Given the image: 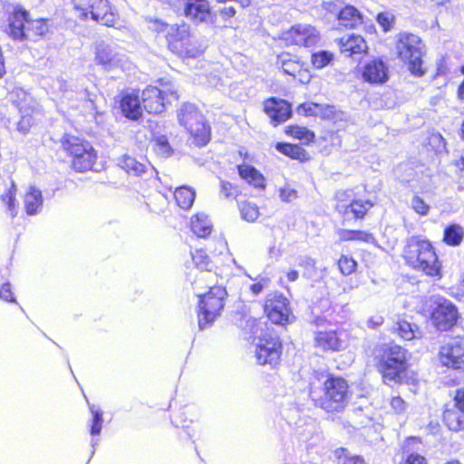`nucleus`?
<instances>
[{"instance_id":"1","label":"nucleus","mask_w":464,"mask_h":464,"mask_svg":"<svg viewBox=\"0 0 464 464\" xmlns=\"http://www.w3.org/2000/svg\"><path fill=\"white\" fill-rule=\"evenodd\" d=\"M309 396L317 408L328 413L342 412L349 401L347 381L327 371H314Z\"/></svg>"},{"instance_id":"2","label":"nucleus","mask_w":464,"mask_h":464,"mask_svg":"<svg viewBox=\"0 0 464 464\" xmlns=\"http://www.w3.org/2000/svg\"><path fill=\"white\" fill-rule=\"evenodd\" d=\"M403 258L410 266L426 275H440L441 265L432 243L422 236H411L406 239Z\"/></svg>"},{"instance_id":"3","label":"nucleus","mask_w":464,"mask_h":464,"mask_svg":"<svg viewBox=\"0 0 464 464\" xmlns=\"http://www.w3.org/2000/svg\"><path fill=\"white\" fill-rule=\"evenodd\" d=\"M377 368L384 382L401 383L408 369L407 350L395 343H382L375 349Z\"/></svg>"},{"instance_id":"4","label":"nucleus","mask_w":464,"mask_h":464,"mask_svg":"<svg viewBox=\"0 0 464 464\" xmlns=\"http://www.w3.org/2000/svg\"><path fill=\"white\" fill-rule=\"evenodd\" d=\"M423 48L424 44L416 34L401 32L396 36L398 57L408 64L410 72L416 77L425 74V69L422 67Z\"/></svg>"},{"instance_id":"5","label":"nucleus","mask_w":464,"mask_h":464,"mask_svg":"<svg viewBox=\"0 0 464 464\" xmlns=\"http://www.w3.org/2000/svg\"><path fill=\"white\" fill-rule=\"evenodd\" d=\"M179 123L193 137L198 147L206 146L211 138V128L198 107L184 102L177 111Z\"/></svg>"},{"instance_id":"6","label":"nucleus","mask_w":464,"mask_h":464,"mask_svg":"<svg viewBox=\"0 0 464 464\" xmlns=\"http://www.w3.org/2000/svg\"><path fill=\"white\" fill-rule=\"evenodd\" d=\"M227 296V290L221 285L212 286L208 293L199 295L198 324L200 331L212 326L216 319L221 314Z\"/></svg>"},{"instance_id":"7","label":"nucleus","mask_w":464,"mask_h":464,"mask_svg":"<svg viewBox=\"0 0 464 464\" xmlns=\"http://www.w3.org/2000/svg\"><path fill=\"white\" fill-rule=\"evenodd\" d=\"M62 147L72 160V167L77 172L91 169L96 160L97 154L92 145L79 137L65 133L61 139Z\"/></svg>"},{"instance_id":"8","label":"nucleus","mask_w":464,"mask_h":464,"mask_svg":"<svg viewBox=\"0 0 464 464\" xmlns=\"http://www.w3.org/2000/svg\"><path fill=\"white\" fill-rule=\"evenodd\" d=\"M428 309L431 324L440 332L453 328L460 316L458 307L441 295L430 296Z\"/></svg>"},{"instance_id":"9","label":"nucleus","mask_w":464,"mask_h":464,"mask_svg":"<svg viewBox=\"0 0 464 464\" xmlns=\"http://www.w3.org/2000/svg\"><path fill=\"white\" fill-rule=\"evenodd\" d=\"M160 86L148 85L141 92L144 111L150 114H160L166 110L167 103L179 100V94L172 84L159 81Z\"/></svg>"},{"instance_id":"10","label":"nucleus","mask_w":464,"mask_h":464,"mask_svg":"<svg viewBox=\"0 0 464 464\" xmlns=\"http://www.w3.org/2000/svg\"><path fill=\"white\" fill-rule=\"evenodd\" d=\"M76 10L80 11V18L86 20L89 17L106 26H113L115 14L108 0H72Z\"/></svg>"},{"instance_id":"11","label":"nucleus","mask_w":464,"mask_h":464,"mask_svg":"<svg viewBox=\"0 0 464 464\" xmlns=\"http://www.w3.org/2000/svg\"><path fill=\"white\" fill-rule=\"evenodd\" d=\"M264 312L272 324L281 326L289 324L295 319L290 302L282 293H271L266 296Z\"/></svg>"},{"instance_id":"12","label":"nucleus","mask_w":464,"mask_h":464,"mask_svg":"<svg viewBox=\"0 0 464 464\" xmlns=\"http://www.w3.org/2000/svg\"><path fill=\"white\" fill-rule=\"evenodd\" d=\"M283 343L276 334H264L256 347V362L270 369L276 368L281 362Z\"/></svg>"},{"instance_id":"13","label":"nucleus","mask_w":464,"mask_h":464,"mask_svg":"<svg viewBox=\"0 0 464 464\" xmlns=\"http://www.w3.org/2000/svg\"><path fill=\"white\" fill-rule=\"evenodd\" d=\"M117 110L122 117L138 122L143 116V106L138 90H122L114 97Z\"/></svg>"},{"instance_id":"14","label":"nucleus","mask_w":464,"mask_h":464,"mask_svg":"<svg viewBox=\"0 0 464 464\" xmlns=\"http://www.w3.org/2000/svg\"><path fill=\"white\" fill-rule=\"evenodd\" d=\"M442 420L451 431L464 430V388L457 389L452 401L445 405Z\"/></svg>"},{"instance_id":"15","label":"nucleus","mask_w":464,"mask_h":464,"mask_svg":"<svg viewBox=\"0 0 464 464\" xmlns=\"http://www.w3.org/2000/svg\"><path fill=\"white\" fill-rule=\"evenodd\" d=\"M123 55L114 44L101 40L94 44V63L103 71H113L122 63Z\"/></svg>"},{"instance_id":"16","label":"nucleus","mask_w":464,"mask_h":464,"mask_svg":"<svg viewBox=\"0 0 464 464\" xmlns=\"http://www.w3.org/2000/svg\"><path fill=\"white\" fill-rule=\"evenodd\" d=\"M30 13L21 5H16L8 14L5 33L14 41L24 42L28 39L27 25Z\"/></svg>"},{"instance_id":"17","label":"nucleus","mask_w":464,"mask_h":464,"mask_svg":"<svg viewBox=\"0 0 464 464\" xmlns=\"http://www.w3.org/2000/svg\"><path fill=\"white\" fill-rule=\"evenodd\" d=\"M374 206L371 199L355 198L348 205L338 207V216L342 219L343 226H354L362 222L368 211Z\"/></svg>"},{"instance_id":"18","label":"nucleus","mask_w":464,"mask_h":464,"mask_svg":"<svg viewBox=\"0 0 464 464\" xmlns=\"http://www.w3.org/2000/svg\"><path fill=\"white\" fill-rule=\"evenodd\" d=\"M440 361L443 366L455 370L464 368V341L452 339L440 347Z\"/></svg>"},{"instance_id":"19","label":"nucleus","mask_w":464,"mask_h":464,"mask_svg":"<svg viewBox=\"0 0 464 464\" xmlns=\"http://www.w3.org/2000/svg\"><path fill=\"white\" fill-rule=\"evenodd\" d=\"M344 334L336 330L317 331L314 333V347L324 353H338L347 347Z\"/></svg>"},{"instance_id":"20","label":"nucleus","mask_w":464,"mask_h":464,"mask_svg":"<svg viewBox=\"0 0 464 464\" xmlns=\"http://www.w3.org/2000/svg\"><path fill=\"white\" fill-rule=\"evenodd\" d=\"M263 105L264 112L274 126L285 122L293 115L292 104L285 99L270 97L264 101Z\"/></svg>"},{"instance_id":"21","label":"nucleus","mask_w":464,"mask_h":464,"mask_svg":"<svg viewBox=\"0 0 464 464\" xmlns=\"http://www.w3.org/2000/svg\"><path fill=\"white\" fill-rule=\"evenodd\" d=\"M361 75L367 83L382 85L390 78L389 66L382 58H374L362 65Z\"/></svg>"},{"instance_id":"22","label":"nucleus","mask_w":464,"mask_h":464,"mask_svg":"<svg viewBox=\"0 0 464 464\" xmlns=\"http://www.w3.org/2000/svg\"><path fill=\"white\" fill-rule=\"evenodd\" d=\"M184 15L195 24L213 23V13L208 0H182Z\"/></svg>"},{"instance_id":"23","label":"nucleus","mask_w":464,"mask_h":464,"mask_svg":"<svg viewBox=\"0 0 464 464\" xmlns=\"http://www.w3.org/2000/svg\"><path fill=\"white\" fill-rule=\"evenodd\" d=\"M320 34L315 27L310 24H295L285 33L284 38L295 45L311 47L319 40Z\"/></svg>"},{"instance_id":"24","label":"nucleus","mask_w":464,"mask_h":464,"mask_svg":"<svg viewBox=\"0 0 464 464\" xmlns=\"http://www.w3.org/2000/svg\"><path fill=\"white\" fill-rule=\"evenodd\" d=\"M297 265L303 269V277L313 283L323 281L327 273L325 266H317L316 260L307 255L298 256Z\"/></svg>"},{"instance_id":"25","label":"nucleus","mask_w":464,"mask_h":464,"mask_svg":"<svg viewBox=\"0 0 464 464\" xmlns=\"http://www.w3.org/2000/svg\"><path fill=\"white\" fill-rule=\"evenodd\" d=\"M89 408H90V411L92 414V417H91V419L89 420V424H88L89 432H90V435L92 436V440H91L92 451H91V455L88 459V462L91 460V459L95 454L96 447L98 446L99 441H100L98 437L100 436V434L102 432V424H103V412L101 410V408L96 407L93 404H92V405L89 404Z\"/></svg>"},{"instance_id":"26","label":"nucleus","mask_w":464,"mask_h":464,"mask_svg":"<svg viewBox=\"0 0 464 464\" xmlns=\"http://www.w3.org/2000/svg\"><path fill=\"white\" fill-rule=\"evenodd\" d=\"M237 169L240 179L245 180L250 186L259 190H265L266 188V179L265 176L253 165L242 163L237 165Z\"/></svg>"},{"instance_id":"27","label":"nucleus","mask_w":464,"mask_h":464,"mask_svg":"<svg viewBox=\"0 0 464 464\" xmlns=\"http://www.w3.org/2000/svg\"><path fill=\"white\" fill-rule=\"evenodd\" d=\"M337 21L339 26L353 29L363 23V14L355 6L346 5L338 12Z\"/></svg>"},{"instance_id":"28","label":"nucleus","mask_w":464,"mask_h":464,"mask_svg":"<svg viewBox=\"0 0 464 464\" xmlns=\"http://www.w3.org/2000/svg\"><path fill=\"white\" fill-rule=\"evenodd\" d=\"M340 50L348 56L362 53L367 49V44L362 36L351 34L339 40Z\"/></svg>"},{"instance_id":"29","label":"nucleus","mask_w":464,"mask_h":464,"mask_svg":"<svg viewBox=\"0 0 464 464\" xmlns=\"http://www.w3.org/2000/svg\"><path fill=\"white\" fill-rule=\"evenodd\" d=\"M44 204L42 191L35 186H30L24 198V210L28 216L41 212Z\"/></svg>"},{"instance_id":"30","label":"nucleus","mask_w":464,"mask_h":464,"mask_svg":"<svg viewBox=\"0 0 464 464\" xmlns=\"http://www.w3.org/2000/svg\"><path fill=\"white\" fill-rule=\"evenodd\" d=\"M117 165L129 176L142 177L149 171L146 164L140 162L136 158L128 154L121 155L117 159Z\"/></svg>"},{"instance_id":"31","label":"nucleus","mask_w":464,"mask_h":464,"mask_svg":"<svg viewBox=\"0 0 464 464\" xmlns=\"http://www.w3.org/2000/svg\"><path fill=\"white\" fill-rule=\"evenodd\" d=\"M166 38L170 49L181 47L189 39L188 26L186 24H170Z\"/></svg>"},{"instance_id":"32","label":"nucleus","mask_w":464,"mask_h":464,"mask_svg":"<svg viewBox=\"0 0 464 464\" xmlns=\"http://www.w3.org/2000/svg\"><path fill=\"white\" fill-rule=\"evenodd\" d=\"M27 34L32 36L44 38L53 34V21L49 18L29 19L27 25Z\"/></svg>"},{"instance_id":"33","label":"nucleus","mask_w":464,"mask_h":464,"mask_svg":"<svg viewBox=\"0 0 464 464\" xmlns=\"http://www.w3.org/2000/svg\"><path fill=\"white\" fill-rule=\"evenodd\" d=\"M275 149L279 153L292 160H297L300 162H305L310 159L308 152L298 144L278 141L275 144Z\"/></svg>"},{"instance_id":"34","label":"nucleus","mask_w":464,"mask_h":464,"mask_svg":"<svg viewBox=\"0 0 464 464\" xmlns=\"http://www.w3.org/2000/svg\"><path fill=\"white\" fill-rule=\"evenodd\" d=\"M336 233L341 241H361L377 245L374 236L364 230L339 228Z\"/></svg>"},{"instance_id":"35","label":"nucleus","mask_w":464,"mask_h":464,"mask_svg":"<svg viewBox=\"0 0 464 464\" xmlns=\"http://www.w3.org/2000/svg\"><path fill=\"white\" fill-rule=\"evenodd\" d=\"M19 114L20 119L15 123V130L22 135H27L30 132L32 126L34 124L35 121L33 114L35 111V106L34 104H28V106H24L20 108Z\"/></svg>"},{"instance_id":"36","label":"nucleus","mask_w":464,"mask_h":464,"mask_svg":"<svg viewBox=\"0 0 464 464\" xmlns=\"http://www.w3.org/2000/svg\"><path fill=\"white\" fill-rule=\"evenodd\" d=\"M464 239V228L458 223L448 224L443 230V242L452 247L460 246Z\"/></svg>"},{"instance_id":"37","label":"nucleus","mask_w":464,"mask_h":464,"mask_svg":"<svg viewBox=\"0 0 464 464\" xmlns=\"http://www.w3.org/2000/svg\"><path fill=\"white\" fill-rule=\"evenodd\" d=\"M212 223L204 213H198L191 218V231L198 237H207L212 232Z\"/></svg>"},{"instance_id":"38","label":"nucleus","mask_w":464,"mask_h":464,"mask_svg":"<svg viewBox=\"0 0 464 464\" xmlns=\"http://www.w3.org/2000/svg\"><path fill=\"white\" fill-rule=\"evenodd\" d=\"M281 415L286 423L295 430L297 434H302V431L299 430V429L306 423V419L301 416V411L298 407L293 405L289 408H285L282 410Z\"/></svg>"},{"instance_id":"39","label":"nucleus","mask_w":464,"mask_h":464,"mask_svg":"<svg viewBox=\"0 0 464 464\" xmlns=\"http://www.w3.org/2000/svg\"><path fill=\"white\" fill-rule=\"evenodd\" d=\"M85 108L93 111L95 119L103 114L105 98L101 93L92 92L84 90Z\"/></svg>"},{"instance_id":"40","label":"nucleus","mask_w":464,"mask_h":464,"mask_svg":"<svg viewBox=\"0 0 464 464\" xmlns=\"http://www.w3.org/2000/svg\"><path fill=\"white\" fill-rule=\"evenodd\" d=\"M178 206L182 209H189L196 198V191L188 186H181L174 192Z\"/></svg>"},{"instance_id":"41","label":"nucleus","mask_w":464,"mask_h":464,"mask_svg":"<svg viewBox=\"0 0 464 464\" xmlns=\"http://www.w3.org/2000/svg\"><path fill=\"white\" fill-rule=\"evenodd\" d=\"M189 406H185L182 409H180V411L177 416L171 419V423L173 426H175L176 428L183 429L184 436L182 434H179L180 439H191L193 437V432L188 424L193 421L192 419H189L187 416V414L189 412Z\"/></svg>"},{"instance_id":"42","label":"nucleus","mask_w":464,"mask_h":464,"mask_svg":"<svg viewBox=\"0 0 464 464\" xmlns=\"http://www.w3.org/2000/svg\"><path fill=\"white\" fill-rule=\"evenodd\" d=\"M285 133L293 138L303 141L304 144L314 142L315 134L306 127L289 125L285 128Z\"/></svg>"},{"instance_id":"43","label":"nucleus","mask_w":464,"mask_h":464,"mask_svg":"<svg viewBox=\"0 0 464 464\" xmlns=\"http://www.w3.org/2000/svg\"><path fill=\"white\" fill-rule=\"evenodd\" d=\"M334 61V54L327 50L314 52L311 55V63L315 69H323Z\"/></svg>"},{"instance_id":"44","label":"nucleus","mask_w":464,"mask_h":464,"mask_svg":"<svg viewBox=\"0 0 464 464\" xmlns=\"http://www.w3.org/2000/svg\"><path fill=\"white\" fill-rule=\"evenodd\" d=\"M10 101L16 106L18 111L24 106L33 104L32 96L23 88H15L10 94Z\"/></svg>"},{"instance_id":"45","label":"nucleus","mask_w":464,"mask_h":464,"mask_svg":"<svg viewBox=\"0 0 464 464\" xmlns=\"http://www.w3.org/2000/svg\"><path fill=\"white\" fill-rule=\"evenodd\" d=\"M398 334L406 341H411L417 337L419 328L415 324L401 320L397 323L396 328Z\"/></svg>"},{"instance_id":"46","label":"nucleus","mask_w":464,"mask_h":464,"mask_svg":"<svg viewBox=\"0 0 464 464\" xmlns=\"http://www.w3.org/2000/svg\"><path fill=\"white\" fill-rule=\"evenodd\" d=\"M334 457L338 459V464H365L363 458L360 455H352L344 448H338L334 450Z\"/></svg>"},{"instance_id":"47","label":"nucleus","mask_w":464,"mask_h":464,"mask_svg":"<svg viewBox=\"0 0 464 464\" xmlns=\"http://www.w3.org/2000/svg\"><path fill=\"white\" fill-rule=\"evenodd\" d=\"M192 260L195 266L200 270L211 271L212 262L204 249H196L191 253Z\"/></svg>"},{"instance_id":"48","label":"nucleus","mask_w":464,"mask_h":464,"mask_svg":"<svg viewBox=\"0 0 464 464\" xmlns=\"http://www.w3.org/2000/svg\"><path fill=\"white\" fill-rule=\"evenodd\" d=\"M154 150L158 155L168 158L173 154V149L166 135H158L154 138Z\"/></svg>"},{"instance_id":"49","label":"nucleus","mask_w":464,"mask_h":464,"mask_svg":"<svg viewBox=\"0 0 464 464\" xmlns=\"http://www.w3.org/2000/svg\"><path fill=\"white\" fill-rule=\"evenodd\" d=\"M375 20L382 27V31L388 33L394 27L396 17L391 12L383 11L376 14Z\"/></svg>"},{"instance_id":"50","label":"nucleus","mask_w":464,"mask_h":464,"mask_svg":"<svg viewBox=\"0 0 464 464\" xmlns=\"http://www.w3.org/2000/svg\"><path fill=\"white\" fill-rule=\"evenodd\" d=\"M250 279L255 280L256 283L250 285L249 289L253 296H257L263 290L269 286L270 279L267 276L259 275L256 278H253L248 274L245 273Z\"/></svg>"},{"instance_id":"51","label":"nucleus","mask_w":464,"mask_h":464,"mask_svg":"<svg viewBox=\"0 0 464 464\" xmlns=\"http://www.w3.org/2000/svg\"><path fill=\"white\" fill-rule=\"evenodd\" d=\"M2 201L6 205L7 210L11 218H14L17 215V207L15 204V188L13 186L8 191L1 196Z\"/></svg>"},{"instance_id":"52","label":"nucleus","mask_w":464,"mask_h":464,"mask_svg":"<svg viewBox=\"0 0 464 464\" xmlns=\"http://www.w3.org/2000/svg\"><path fill=\"white\" fill-rule=\"evenodd\" d=\"M355 194L353 189H340L335 192L334 199L336 200V204L334 206V210L336 213L338 212V207L341 205H348L352 200H354Z\"/></svg>"},{"instance_id":"53","label":"nucleus","mask_w":464,"mask_h":464,"mask_svg":"<svg viewBox=\"0 0 464 464\" xmlns=\"http://www.w3.org/2000/svg\"><path fill=\"white\" fill-rule=\"evenodd\" d=\"M338 266L343 276H349L355 271L357 262L352 256L342 255L338 261Z\"/></svg>"},{"instance_id":"54","label":"nucleus","mask_w":464,"mask_h":464,"mask_svg":"<svg viewBox=\"0 0 464 464\" xmlns=\"http://www.w3.org/2000/svg\"><path fill=\"white\" fill-rule=\"evenodd\" d=\"M241 217L247 222H254L259 216L258 208L250 203L244 204L240 209Z\"/></svg>"},{"instance_id":"55","label":"nucleus","mask_w":464,"mask_h":464,"mask_svg":"<svg viewBox=\"0 0 464 464\" xmlns=\"http://www.w3.org/2000/svg\"><path fill=\"white\" fill-rule=\"evenodd\" d=\"M322 105L315 102L311 103H302L298 105L296 111L298 114L304 116H316L319 111H322Z\"/></svg>"},{"instance_id":"56","label":"nucleus","mask_w":464,"mask_h":464,"mask_svg":"<svg viewBox=\"0 0 464 464\" xmlns=\"http://www.w3.org/2000/svg\"><path fill=\"white\" fill-rule=\"evenodd\" d=\"M279 198L283 202L290 203L298 198V192L286 184L279 188Z\"/></svg>"},{"instance_id":"57","label":"nucleus","mask_w":464,"mask_h":464,"mask_svg":"<svg viewBox=\"0 0 464 464\" xmlns=\"http://www.w3.org/2000/svg\"><path fill=\"white\" fill-rule=\"evenodd\" d=\"M411 208L420 216H426L430 211V206L420 196H414L412 198Z\"/></svg>"},{"instance_id":"58","label":"nucleus","mask_w":464,"mask_h":464,"mask_svg":"<svg viewBox=\"0 0 464 464\" xmlns=\"http://www.w3.org/2000/svg\"><path fill=\"white\" fill-rule=\"evenodd\" d=\"M452 164L456 168V175L460 184L458 188L459 190L464 189V156H460L459 159L454 160Z\"/></svg>"},{"instance_id":"59","label":"nucleus","mask_w":464,"mask_h":464,"mask_svg":"<svg viewBox=\"0 0 464 464\" xmlns=\"http://www.w3.org/2000/svg\"><path fill=\"white\" fill-rule=\"evenodd\" d=\"M237 192V188L232 183L226 180L220 181V194L223 195L226 198H236Z\"/></svg>"},{"instance_id":"60","label":"nucleus","mask_w":464,"mask_h":464,"mask_svg":"<svg viewBox=\"0 0 464 464\" xmlns=\"http://www.w3.org/2000/svg\"><path fill=\"white\" fill-rule=\"evenodd\" d=\"M0 299L8 303H16V298L12 291L9 282H5L0 287Z\"/></svg>"},{"instance_id":"61","label":"nucleus","mask_w":464,"mask_h":464,"mask_svg":"<svg viewBox=\"0 0 464 464\" xmlns=\"http://www.w3.org/2000/svg\"><path fill=\"white\" fill-rule=\"evenodd\" d=\"M150 28L158 32V33H164L168 31L170 24L165 23L161 19L159 18H150Z\"/></svg>"},{"instance_id":"62","label":"nucleus","mask_w":464,"mask_h":464,"mask_svg":"<svg viewBox=\"0 0 464 464\" xmlns=\"http://www.w3.org/2000/svg\"><path fill=\"white\" fill-rule=\"evenodd\" d=\"M390 405L392 409L394 411V412L398 414L403 412L406 408V402L400 396H393L391 399Z\"/></svg>"},{"instance_id":"63","label":"nucleus","mask_w":464,"mask_h":464,"mask_svg":"<svg viewBox=\"0 0 464 464\" xmlns=\"http://www.w3.org/2000/svg\"><path fill=\"white\" fill-rule=\"evenodd\" d=\"M404 464H428V461L424 456L412 452L406 457Z\"/></svg>"},{"instance_id":"64","label":"nucleus","mask_w":464,"mask_h":464,"mask_svg":"<svg viewBox=\"0 0 464 464\" xmlns=\"http://www.w3.org/2000/svg\"><path fill=\"white\" fill-rule=\"evenodd\" d=\"M322 8L329 14H333L337 18L338 12L341 11L340 5L332 1H324L322 4Z\"/></svg>"}]
</instances>
